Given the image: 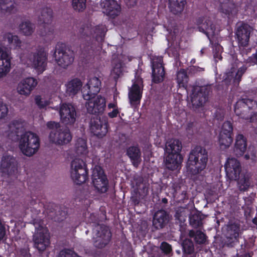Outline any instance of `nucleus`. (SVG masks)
<instances>
[{
	"instance_id": "obj_1",
	"label": "nucleus",
	"mask_w": 257,
	"mask_h": 257,
	"mask_svg": "<svg viewBox=\"0 0 257 257\" xmlns=\"http://www.w3.org/2000/svg\"><path fill=\"white\" fill-rule=\"evenodd\" d=\"M107 29L105 25L99 24L92 28L90 24L82 25L79 30L81 39V55L86 59L93 55L98 45L101 47L104 41Z\"/></svg>"
},
{
	"instance_id": "obj_2",
	"label": "nucleus",
	"mask_w": 257,
	"mask_h": 257,
	"mask_svg": "<svg viewBox=\"0 0 257 257\" xmlns=\"http://www.w3.org/2000/svg\"><path fill=\"white\" fill-rule=\"evenodd\" d=\"M207 152L200 146H196L189 153L187 162L188 172L192 175L200 173L206 167Z\"/></svg>"
},
{
	"instance_id": "obj_3",
	"label": "nucleus",
	"mask_w": 257,
	"mask_h": 257,
	"mask_svg": "<svg viewBox=\"0 0 257 257\" xmlns=\"http://www.w3.org/2000/svg\"><path fill=\"white\" fill-rule=\"evenodd\" d=\"M182 143L178 139L171 140L166 146V152L168 154L165 160V166L168 170L175 171L181 167L183 157L181 154Z\"/></svg>"
},
{
	"instance_id": "obj_4",
	"label": "nucleus",
	"mask_w": 257,
	"mask_h": 257,
	"mask_svg": "<svg viewBox=\"0 0 257 257\" xmlns=\"http://www.w3.org/2000/svg\"><path fill=\"white\" fill-rule=\"evenodd\" d=\"M257 102L252 99L242 98L234 105V113L239 117L252 122L257 118Z\"/></svg>"
},
{
	"instance_id": "obj_5",
	"label": "nucleus",
	"mask_w": 257,
	"mask_h": 257,
	"mask_svg": "<svg viewBox=\"0 0 257 257\" xmlns=\"http://www.w3.org/2000/svg\"><path fill=\"white\" fill-rule=\"evenodd\" d=\"M39 148L40 139L36 134L29 131L21 135L19 148L24 155L32 156L37 152Z\"/></svg>"
},
{
	"instance_id": "obj_6",
	"label": "nucleus",
	"mask_w": 257,
	"mask_h": 257,
	"mask_svg": "<svg viewBox=\"0 0 257 257\" xmlns=\"http://www.w3.org/2000/svg\"><path fill=\"white\" fill-rule=\"evenodd\" d=\"M70 176L74 183L81 185L88 179V169L82 159L75 158L71 163Z\"/></svg>"
},
{
	"instance_id": "obj_7",
	"label": "nucleus",
	"mask_w": 257,
	"mask_h": 257,
	"mask_svg": "<svg viewBox=\"0 0 257 257\" xmlns=\"http://www.w3.org/2000/svg\"><path fill=\"white\" fill-rule=\"evenodd\" d=\"M54 57L57 64L66 68L71 64L74 59L73 51L65 43L58 42L54 50Z\"/></svg>"
},
{
	"instance_id": "obj_8",
	"label": "nucleus",
	"mask_w": 257,
	"mask_h": 257,
	"mask_svg": "<svg viewBox=\"0 0 257 257\" xmlns=\"http://www.w3.org/2000/svg\"><path fill=\"white\" fill-rule=\"evenodd\" d=\"M95 233L93 237V244L96 248L102 249L107 245L111 239L112 234L108 226L98 224L95 228Z\"/></svg>"
},
{
	"instance_id": "obj_9",
	"label": "nucleus",
	"mask_w": 257,
	"mask_h": 257,
	"mask_svg": "<svg viewBox=\"0 0 257 257\" xmlns=\"http://www.w3.org/2000/svg\"><path fill=\"white\" fill-rule=\"evenodd\" d=\"M211 91V85L193 87L191 96L193 106L195 108L202 106L208 100L209 94Z\"/></svg>"
},
{
	"instance_id": "obj_10",
	"label": "nucleus",
	"mask_w": 257,
	"mask_h": 257,
	"mask_svg": "<svg viewBox=\"0 0 257 257\" xmlns=\"http://www.w3.org/2000/svg\"><path fill=\"white\" fill-rule=\"evenodd\" d=\"M92 181L98 192H106L108 189V181L102 168L96 166L92 170Z\"/></svg>"
},
{
	"instance_id": "obj_11",
	"label": "nucleus",
	"mask_w": 257,
	"mask_h": 257,
	"mask_svg": "<svg viewBox=\"0 0 257 257\" xmlns=\"http://www.w3.org/2000/svg\"><path fill=\"white\" fill-rule=\"evenodd\" d=\"M144 88L143 80L139 76L135 77L131 88L129 89L128 97L132 106H136L140 104L142 98Z\"/></svg>"
},
{
	"instance_id": "obj_12",
	"label": "nucleus",
	"mask_w": 257,
	"mask_h": 257,
	"mask_svg": "<svg viewBox=\"0 0 257 257\" xmlns=\"http://www.w3.org/2000/svg\"><path fill=\"white\" fill-rule=\"evenodd\" d=\"M72 138L70 130L66 127H61L58 130L50 132L49 135L50 142L57 145L67 144Z\"/></svg>"
},
{
	"instance_id": "obj_13",
	"label": "nucleus",
	"mask_w": 257,
	"mask_h": 257,
	"mask_svg": "<svg viewBox=\"0 0 257 257\" xmlns=\"http://www.w3.org/2000/svg\"><path fill=\"white\" fill-rule=\"evenodd\" d=\"M151 64L152 82L156 84H159L164 81L165 76L163 57L161 56L155 57L152 61Z\"/></svg>"
},
{
	"instance_id": "obj_14",
	"label": "nucleus",
	"mask_w": 257,
	"mask_h": 257,
	"mask_svg": "<svg viewBox=\"0 0 257 257\" xmlns=\"http://www.w3.org/2000/svg\"><path fill=\"white\" fill-rule=\"evenodd\" d=\"M86 104L87 112L89 113L98 115L102 114L106 107V100L104 97L98 95L90 99Z\"/></svg>"
},
{
	"instance_id": "obj_15",
	"label": "nucleus",
	"mask_w": 257,
	"mask_h": 257,
	"mask_svg": "<svg viewBox=\"0 0 257 257\" xmlns=\"http://www.w3.org/2000/svg\"><path fill=\"white\" fill-rule=\"evenodd\" d=\"M233 126L229 121L223 122L219 136V143L220 146L228 148L233 142Z\"/></svg>"
},
{
	"instance_id": "obj_16",
	"label": "nucleus",
	"mask_w": 257,
	"mask_h": 257,
	"mask_svg": "<svg viewBox=\"0 0 257 257\" xmlns=\"http://www.w3.org/2000/svg\"><path fill=\"white\" fill-rule=\"evenodd\" d=\"M60 116L62 123L72 124L76 120V111L74 106L70 103H63L60 109Z\"/></svg>"
},
{
	"instance_id": "obj_17",
	"label": "nucleus",
	"mask_w": 257,
	"mask_h": 257,
	"mask_svg": "<svg viewBox=\"0 0 257 257\" xmlns=\"http://www.w3.org/2000/svg\"><path fill=\"white\" fill-rule=\"evenodd\" d=\"M18 170V162L16 159L11 155L3 156L1 162V170L3 173L9 176L15 174Z\"/></svg>"
},
{
	"instance_id": "obj_18",
	"label": "nucleus",
	"mask_w": 257,
	"mask_h": 257,
	"mask_svg": "<svg viewBox=\"0 0 257 257\" xmlns=\"http://www.w3.org/2000/svg\"><path fill=\"white\" fill-rule=\"evenodd\" d=\"M90 124L91 133L98 138H103L108 132V123L102 121L97 116L91 119Z\"/></svg>"
},
{
	"instance_id": "obj_19",
	"label": "nucleus",
	"mask_w": 257,
	"mask_h": 257,
	"mask_svg": "<svg viewBox=\"0 0 257 257\" xmlns=\"http://www.w3.org/2000/svg\"><path fill=\"white\" fill-rule=\"evenodd\" d=\"M86 85L87 89L83 90V97L85 100H89L95 96L99 92L101 82L98 78L93 77L89 80Z\"/></svg>"
},
{
	"instance_id": "obj_20",
	"label": "nucleus",
	"mask_w": 257,
	"mask_h": 257,
	"mask_svg": "<svg viewBox=\"0 0 257 257\" xmlns=\"http://www.w3.org/2000/svg\"><path fill=\"white\" fill-rule=\"evenodd\" d=\"M252 28L247 24H242L236 31L239 46L245 47L248 45Z\"/></svg>"
},
{
	"instance_id": "obj_21",
	"label": "nucleus",
	"mask_w": 257,
	"mask_h": 257,
	"mask_svg": "<svg viewBox=\"0 0 257 257\" xmlns=\"http://www.w3.org/2000/svg\"><path fill=\"white\" fill-rule=\"evenodd\" d=\"M224 168L226 175L231 179L235 180L239 177L241 169L240 162L237 159L228 158Z\"/></svg>"
},
{
	"instance_id": "obj_22",
	"label": "nucleus",
	"mask_w": 257,
	"mask_h": 257,
	"mask_svg": "<svg viewBox=\"0 0 257 257\" xmlns=\"http://www.w3.org/2000/svg\"><path fill=\"white\" fill-rule=\"evenodd\" d=\"M102 13L107 16H118L120 14L121 7L116 1L104 0L100 3Z\"/></svg>"
},
{
	"instance_id": "obj_23",
	"label": "nucleus",
	"mask_w": 257,
	"mask_h": 257,
	"mask_svg": "<svg viewBox=\"0 0 257 257\" xmlns=\"http://www.w3.org/2000/svg\"><path fill=\"white\" fill-rule=\"evenodd\" d=\"M196 21L199 31L204 33L208 38L210 35L214 34L216 28L210 17H198Z\"/></svg>"
},
{
	"instance_id": "obj_24",
	"label": "nucleus",
	"mask_w": 257,
	"mask_h": 257,
	"mask_svg": "<svg viewBox=\"0 0 257 257\" xmlns=\"http://www.w3.org/2000/svg\"><path fill=\"white\" fill-rule=\"evenodd\" d=\"M12 59L11 54L0 47V78L10 71Z\"/></svg>"
},
{
	"instance_id": "obj_25",
	"label": "nucleus",
	"mask_w": 257,
	"mask_h": 257,
	"mask_svg": "<svg viewBox=\"0 0 257 257\" xmlns=\"http://www.w3.org/2000/svg\"><path fill=\"white\" fill-rule=\"evenodd\" d=\"M240 232V225L236 223L229 224L227 226L226 233V244L228 246H233L237 242Z\"/></svg>"
},
{
	"instance_id": "obj_26",
	"label": "nucleus",
	"mask_w": 257,
	"mask_h": 257,
	"mask_svg": "<svg viewBox=\"0 0 257 257\" xmlns=\"http://www.w3.org/2000/svg\"><path fill=\"white\" fill-rule=\"evenodd\" d=\"M169 221L168 213L164 210H159L155 213L153 218V226L156 229L164 228Z\"/></svg>"
},
{
	"instance_id": "obj_27",
	"label": "nucleus",
	"mask_w": 257,
	"mask_h": 257,
	"mask_svg": "<svg viewBox=\"0 0 257 257\" xmlns=\"http://www.w3.org/2000/svg\"><path fill=\"white\" fill-rule=\"evenodd\" d=\"M47 57L46 53L42 50L33 55V65L39 72L42 73L47 65Z\"/></svg>"
},
{
	"instance_id": "obj_28",
	"label": "nucleus",
	"mask_w": 257,
	"mask_h": 257,
	"mask_svg": "<svg viewBox=\"0 0 257 257\" xmlns=\"http://www.w3.org/2000/svg\"><path fill=\"white\" fill-rule=\"evenodd\" d=\"M37 85L36 79L33 77H28L19 84L18 91L20 94L27 96Z\"/></svg>"
},
{
	"instance_id": "obj_29",
	"label": "nucleus",
	"mask_w": 257,
	"mask_h": 257,
	"mask_svg": "<svg viewBox=\"0 0 257 257\" xmlns=\"http://www.w3.org/2000/svg\"><path fill=\"white\" fill-rule=\"evenodd\" d=\"M35 247L39 252L44 251L50 244V238L47 233L39 232L34 235Z\"/></svg>"
},
{
	"instance_id": "obj_30",
	"label": "nucleus",
	"mask_w": 257,
	"mask_h": 257,
	"mask_svg": "<svg viewBox=\"0 0 257 257\" xmlns=\"http://www.w3.org/2000/svg\"><path fill=\"white\" fill-rule=\"evenodd\" d=\"M214 1L219 4V11L224 15H232L235 11V5L231 0H214Z\"/></svg>"
},
{
	"instance_id": "obj_31",
	"label": "nucleus",
	"mask_w": 257,
	"mask_h": 257,
	"mask_svg": "<svg viewBox=\"0 0 257 257\" xmlns=\"http://www.w3.org/2000/svg\"><path fill=\"white\" fill-rule=\"evenodd\" d=\"M126 154L130 158L133 165L137 167L141 162V152L139 147L131 146L127 148Z\"/></svg>"
},
{
	"instance_id": "obj_32",
	"label": "nucleus",
	"mask_w": 257,
	"mask_h": 257,
	"mask_svg": "<svg viewBox=\"0 0 257 257\" xmlns=\"http://www.w3.org/2000/svg\"><path fill=\"white\" fill-rule=\"evenodd\" d=\"M82 85V82L78 78L72 79L66 85V93L69 96H74L80 91Z\"/></svg>"
},
{
	"instance_id": "obj_33",
	"label": "nucleus",
	"mask_w": 257,
	"mask_h": 257,
	"mask_svg": "<svg viewBox=\"0 0 257 257\" xmlns=\"http://www.w3.org/2000/svg\"><path fill=\"white\" fill-rule=\"evenodd\" d=\"M17 11L14 0H0V13L4 15H11Z\"/></svg>"
},
{
	"instance_id": "obj_34",
	"label": "nucleus",
	"mask_w": 257,
	"mask_h": 257,
	"mask_svg": "<svg viewBox=\"0 0 257 257\" xmlns=\"http://www.w3.org/2000/svg\"><path fill=\"white\" fill-rule=\"evenodd\" d=\"M246 139L243 135L238 134L236 137L234 151L237 155L242 156L246 150Z\"/></svg>"
},
{
	"instance_id": "obj_35",
	"label": "nucleus",
	"mask_w": 257,
	"mask_h": 257,
	"mask_svg": "<svg viewBox=\"0 0 257 257\" xmlns=\"http://www.w3.org/2000/svg\"><path fill=\"white\" fill-rule=\"evenodd\" d=\"M168 2L169 9L170 12L175 15L181 14L186 3L185 0H168Z\"/></svg>"
},
{
	"instance_id": "obj_36",
	"label": "nucleus",
	"mask_w": 257,
	"mask_h": 257,
	"mask_svg": "<svg viewBox=\"0 0 257 257\" xmlns=\"http://www.w3.org/2000/svg\"><path fill=\"white\" fill-rule=\"evenodd\" d=\"M182 250L183 252V257L195 256L194 246L193 241L189 239H184L182 243Z\"/></svg>"
},
{
	"instance_id": "obj_37",
	"label": "nucleus",
	"mask_w": 257,
	"mask_h": 257,
	"mask_svg": "<svg viewBox=\"0 0 257 257\" xmlns=\"http://www.w3.org/2000/svg\"><path fill=\"white\" fill-rule=\"evenodd\" d=\"M175 17H165L163 19V26L167 31L176 33L178 31V25L176 23Z\"/></svg>"
},
{
	"instance_id": "obj_38",
	"label": "nucleus",
	"mask_w": 257,
	"mask_h": 257,
	"mask_svg": "<svg viewBox=\"0 0 257 257\" xmlns=\"http://www.w3.org/2000/svg\"><path fill=\"white\" fill-rule=\"evenodd\" d=\"M204 218V215L200 212L194 213L189 217L190 224L194 228L200 227L203 224Z\"/></svg>"
},
{
	"instance_id": "obj_39",
	"label": "nucleus",
	"mask_w": 257,
	"mask_h": 257,
	"mask_svg": "<svg viewBox=\"0 0 257 257\" xmlns=\"http://www.w3.org/2000/svg\"><path fill=\"white\" fill-rule=\"evenodd\" d=\"M4 39L5 41H8L11 47L17 49L20 48L21 46L22 42L17 35H13L10 33H6L4 36Z\"/></svg>"
},
{
	"instance_id": "obj_40",
	"label": "nucleus",
	"mask_w": 257,
	"mask_h": 257,
	"mask_svg": "<svg viewBox=\"0 0 257 257\" xmlns=\"http://www.w3.org/2000/svg\"><path fill=\"white\" fill-rule=\"evenodd\" d=\"M176 80L179 87L187 88L189 77L185 69H181L178 72Z\"/></svg>"
},
{
	"instance_id": "obj_41",
	"label": "nucleus",
	"mask_w": 257,
	"mask_h": 257,
	"mask_svg": "<svg viewBox=\"0 0 257 257\" xmlns=\"http://www.w3.org/2000/svg\"><path fill=\"white\" fill-rule=\"evenodd\" d=\"M190 237L193 238L197 244H201L205 242L206 235L202 231L197 230L196 231H190L189 232Z\"/></svg>"
},
{
	"instance_id": "obj_42",
	"label": "nucleus",
	"mask_w": 257,
	"mask_h": 257,
	"mask_svg": "<svg viewBox=\"0 0 257 257\" xmlns=\"http://www.w3.org/2000/svg\"><path fill=\"white\" fill-rule=\"evenodd\" d=\"M188 214V210L187 208L179 207L176 209L174 216L175 219L178 220L181 224L186 221Z\"/></svg>"
},
{
	"instance_id": "obj_43",
	"label": "nucleus",
	"mask_w": 257,
	"mask_h": 257,
	"mask_svg": "<svg viewBox=\"0 0 257 257\" xmlns=\"http://www.w3.org/2000/svg\"><path fill=\"white\" fill-rule=\"evenodd\" d=\"M76 152L79 155H84L87 152L86 141L82 138L78 139L75 144Z\"/></svg>"
},
{
	"instance_id": "obj_44",
	"label": "nucleus",
	"mask_w": 257,
	"mask_h": 257,
	"mask_svg": "<svg viewBox=\"0 0 257 257\" xmlns=\"http://www.w3.org/2000/svg\"><path fill=\"white\" fill-rule=\"evenodd\" d=\"M19 29L24 35L30 36L33 33L35 27L30 22H25L19 25Z\"/></svg>"
},
{
	"instance_id": "obj_45",
	"label": "nucleus",
	"mask_w": 257,
	"mask_h": 257,
	"mask_svg": "<svg viewBox=\"0 0 257 257\" xmlns=\"http://www.w3.org/2000/svg\"><path fill=\"white\" fill-rule=\"evenodd\" d=\"M238 179V184L239 189L240 191H246L250 186V182L248 177L244 176L243 177Z\"/></svg>"
},
{
	"instance_id": "obj_46",
	"label": "nucleus",
	"mask_w": 257,
	"mask_h": 257,
	"mask_svg": "<svg viewBox=\"0 0 257 257\" xmlns=\"http://www.w3.org/2000/svg\"><path fill=\"white\" fill-rule=\"evenodd\" d=\"M72 5L75 10L83 11L86 8V0H72Z\"/></svg>"
},
{
	"instance_id": "obj_47",
	"label": "nucleus",
	"mask_w": 257,
	"mask_h": 257,
	"mask_svg": "<svg viewBox=\"0 0 257 257\" xmlns=\"http://www.w3.org/2000/svg\"><path fill=\"white\" fill-rule=\"evenodd\" d=\"M52 10L49 7H45L37 10L35 14L37 16H52Z\"/></svg>"
},
{
	"instance_id": "obj_48",
	"label": "nucleus",
	"mask_w": 257,
	"mask_h": 257,
	"mask_svg": "<svg viewBox=\"0 0 257 257\" xmlns=\"http://www.w3.org/2000/svg\"><path fill=\"white\" fill-rule=\"evenodd\" d=\"M59 257H80L71 249L65 248L60 251Z\"/></svg>"
},
{
	"instance_id": "obj_49",
	"label": "nucleus",
	"mask_w": 257,
	"mask_h": 257,
	"mask_svg": "<svg viewBox=\"0 0 257 257\" xmlns=\"http://www.w3.org/2000/svg\"><path fill=\"white\" fill-rule=\"evenodd\" d=\"M246 68L244 67H240L237 72L235 74V75L234 78L233 82L235 85L237 84L238 85L240 81L241 80L242 76L243 74L245 73L246 71Z\"/></svg>"
},
{
	"instance_id": "obj_50",
	"label": "nucleus",
	"mask_w": 257,
	"mask_h": 257,
	"mask_svg": "<svg viewBox=\"0 0 257 257\" xmlns=\"http://www.w3.org/2000/svg\"><path fill=\"white\" fill-rule=\"evenodd\" d=\"M36 104L40 109L44 108L49 104L48 100H43L40 95H36L35 97Z\"/></svg>"
},
{
	"instance_id": "obj_51",
	"label": "nucleus",
	"mask_w": 257,
	"mask_h": 257,
	"mask_svg": "<svg viewBox=\"0 0 257 257\" xmlns=\"http://www.w3.org/2000/svg\"><path fill=\"white\" fill-rule=\"evenodd\" d=\"M160 249L165 254H170L172 251L171 245L165 241H163L161 243Z\"/></svg>"
},
{
	"instance_id": "obj_52",
	"label": "nucleus",
	"mask_w": 257,
	"mask_h": 257,
	"mask_svg": "<svg viewBox=\"0 0 257 257\" xmlns=\"http://www.w3.org/2000/svg\"><path fill=\"white\" fill-rule=\"evenodd\" d=\"M8 108L6 104L0 102V118H5L8 114Z\"/></svg>"
},
{
	"instance_id": "obj_53",
	"label": "nucleus",
	"mask_w": 257,
	"mask_h": 257,
	"mask_svg": "<svg viewBox=\"0 0 257 257\" xmlns=\"http://www.w3.org/2000/svg\"><path fill=\"white\" fill-rule=\"evenodd\" d=\"M195 126V122L194 121H189L187 122L186 126V131L189 135H193L194 134V129Z\"/></svg>"
},
{
	"instance_id": "obj_54",
	"label": "nucleus",
	"mask_w": 257,
	"mask_h": 257,
	"mask_svg": "<svg viewBox=\"0 0 257 257\" xmlns=\"http://www.w3.org/2000/svg\"><path fill=\"white\" fill-rule=\"evenodd\" d=\"M47 127L51 130L50 132H52L54 130H58L61 127V126L59 122L50 121L47 123Z\"/></svg>"
},
{
	"instance_id": "obj_55",
	"label": "nucleus",
	"mask_w": 257,
	"mask_h": 257,
	"mask_svg": "<svg viewBox=\"0 0 257 257\" xmlns=\"http://www.w3.org/2000/svg\"><path fill=\"white\" fill-rule=\"evenodd\" d=\"M131 201L135 206L138 205L140 204V197L137 192H135L134 193L132 194L131 197Z\"/></svg>"
},
{
	"instance_id": "obj_56",
	"label": "nucleus",
	"mask_w": 257,
	"mask_h": 257,
	"mask_svg": "<svg viewBox=\"0 0 257 257\" xmlns=\"http://www.w3.org/2000/svg\"><path fill=\"white\" fill-rule=\"evenodd\" d=\"M48 17H38V23L40 25V27H43L45 30V32H46V29L48 28L49 24L45 23V21L46 20V19L48 18Z\"/></svg>"
},
{
	"instance_id": "obj_57",
	"label": "nucleus",
	"mask_w": 257,
	"mask_h": 257,
	"mask_svg": "<svg viewBox=\"0 0 257 257\" xmlns=\"http://www.w3.org/2000/svg\"><path fill=\"white\" fill-rule=\"evenodd\" d=\"M6 234L5 224L3 223L0 219V240H2Z\"/></svg>"
},
{
	"instance_id": "obj_58",
	"label": "nucleus",
	"mask_w": 257,
	"mask_h": 257,
	"mask_svg": "<svg viewBox=\"0 0 257 257\" xmlns=\"http://www.w3.org/2000/svg\"><path fill=\"white\" fill-rule=\"evenodd\" d=\"M59 212L60 213V217H58L57 218V221L58 222L62 221L64 220V219L66 218V217L67 216V212L63 210L59 211Z\"/></svg>"
},
{
	"instance_id": "obj_59",
	"label": "nucleus",
	"mask_w": 257,
	"mask_h": 257,
	"mask_svg": "<svg viewBox=\"0 0 257 257\" xmlns=\"http://www.w3.org/2000/svg\"><path fill=\"white\" fill-rule=\"evenodd\" d=\"M112 72L115 74L116 76L117 77H119L120 74L122 73L121 68L120 66H119V67L115 66L113 67V68L112 70Z\"/></svg>"
},
{
	"instance_id": "obj_60",
	"label": "nucleus",
	"mask_w": 257,
	"mask_h": 257,
	"mask_svg": "<svg viewBox=\"0 0 257 257\" xmlns=\"http://www.w3.org/2000/svg\"><path fill=\"white\" fill-rule=\"evenodd\" d=\"M119 111L117 108L113 109V110L108 113V115L110 118H114L117 116L119 113Z\"/></svg>"
},
{
	"instance_id": "obj_61",
	"label": "nucleus",
	"mask_w": 257,
	"mask_h": 257,
	"mask_svg": "<svg viewBox=\"0 0 257 257\" xmlns=\"http://www.w3.org/2000/svg\"><path fill=\"white\" fill-rule=\"evenodd\" d=\"M21 124L20 123L19 120H14L11 122L10 123V127H15L16 130H18L19 128L20 125H21Z\"/></svg>"
},
{
	"instance_id": "obj_62",
	"label": "nucleus",
	"mask_w": 257,
	"mask_h": 257,
	"mask_svg": "<svg viewBox=\"0 0 257 257\" xmlns=\"http://www.w3.org/2000/svg\"><path fill=\"white\" fill-rule=\"evenodd\" d=\"M138 0H126V4L128 7L132 8L137 4Z\"/></svg>"
},
{
	"instance_id": "obj_63",
	"label": "nucleus",
	"mask_w": 257,
	"mask_h": 257,
	"mask_svg": "<svg viewBox=\"0 0 257 257\" xmlns=\"http://www.w3.org/2000/svg\"><path fill=\"white\" fill-rule=\"evenodd\" d=\"M222 49L221 46L219 44H215L213 47V52H221V49Z\"/></svg>"
},
{
	"instance_id": "obj_64",
	"label": "nucleus",
	"mask_w": 257,
	"mask_h": 257,
	"mask_svg": "<svg viewBox=\"0 0 257 257\" xmlns=\"http://www.w3.org/2000/svg\"><path fill=\"white\" fill-rule=\"evenodd\" d=\"M213 57L216 61L218 60H221L222 59V57L221 56V52H213Z\"/></svg>"
}]
</instances>
